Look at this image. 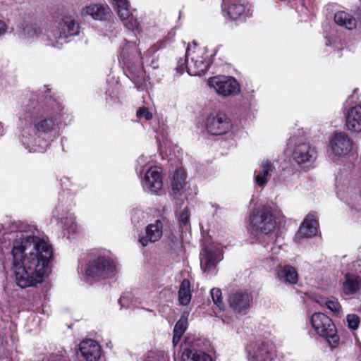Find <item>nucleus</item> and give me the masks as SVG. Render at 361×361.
<instances>
[{"instance_id": "obj_24", "label": "nucleus", "mask_w": 361, "mask_h": 361, "mask_svg": "<svg viewBox=\"0 0 361 361\" xmlns=\"http://www.w3.org/2000/svg\"><path fill=\"white\" fill-rule=\"evenodd\" d=\"M279 280L286 284H295L298 281L296 269L290 265L282 267L277 273Z\"/></svg>"}, {"instance_id": "obj_32", "label": "nucleus", "mask_w": 361, "mask_h": 361, "mask_svg": "<svg viewBox=\"0 0 361 361\" xmlns=\"http://www.w3.org/2000/svg\"><path fill=\"white\" fill-rule=\"evenodd\" d=\"M211 296L214 303L221 310L224 307V304L222 300V293L219 288H214L211 290Z\"/></svg>"}, {"instance_id": "obj_22", "label": "nucleus", "mask_w": 361, "mask_h": 361, "mask_svg": "<svg viewBox=\"0 0 361 361\" xmlns=\"http://www.w3.org/2000/svg\"><path fill=\"white\" fill-rule=\"evenodd\" d=\"M342 288L346 295L355 294L361 288V278L354 273L345 274Z\"/></svg>"}, {"instance_id": "obj_31", "label": "nucleus", "mask_w": 361, "mask_h": 361, "mask_svg": "<svg viewBox=\"0 0 361 361\" xmlns=\"http://www.w3.org/2000/svg\"><path fill=\"white\" fill-rule=\"evenodd\" d=\"M185 175L183 170L178 169L173 175V182L172 183V190L175 195L180 192L184 188Z\"/></svg>"}, {"instance_id": "obj_7", "label": "nucleus", "mask_w": 361, "mask_h": 361, "mask_svg": "<svg viewBox=\"0 0 361 361\" xmlns=\"http://www.w3.org/2000/svg\"><path fill=\"white\" fill-rule=\"evenodd\" d=\"M115 271V264L110 258L99 256L87 265L85 276L94 279H106L113 276Z\"/></svg>"}, {"instance_id": "obj_37", "label": "nucleus", "mask_w": 361, "mask_h": 361, "mask_svg": "<svg viewBox=\"0 0 361 361\" xmlns=\"http://www.w3.org/2000/svg\"><path fill=\"white\" fill-rule=\"evenodd\" d=\"M131 216L132 221L135 224H138L145 219L144 212L139 209H133Z\"/></svg>"}, {"instance_id": "obj_45", "label": "nucleus", "mask_w": 361, "mask_h": 361, "mask_svg": "<svg viewBox=\"0 0 361 361\" xmlns=\"http://www.w3.org/2000/svg\"><path fill=\"white\" fill-rule=\"evenodd\" d=\"M357 266L360 268V272L361 273V260L358 261L355 264H354V267Z\"/></svg>"}, {"instance_id": "obj_18", "label": "nucleus", "mask_w": 361, "mask_h": 361, "mask_svg": "<svg viewBox=\"0 0 361 361\" xmlns=\"http://www.w3.org/2000/svg\"><path fill=\"white\" fill-rule=\"evenodd\" d=\"M162 185V180L159 169L157 167H150L145 176L144 188L152 192L156 193L161 189Z\"/></svg>"}, {"instance_id": "obj_21", "label": "nucleus", "mask_w": 361, "mask_h": 361, "mask_svg": "<svg viewBox=\"0 0 361 361\" xmlns=\"http://www.w3.org/2000/svg\"><path fill=\"white\" fill-rule=\"evenodd\" d=\"M116 4L118 14L125 25L130 30L137 27V20L130 15L129 6L127 0H114Z\"/></svg>"}, {"instance_id": "obj_23", "label": "nucleus", "mask_w": 361, "mask_h": 361, "mask_svg": "<svg viewBox=\"0 0 361 361\" xmlns=\"http://www.w3.org/2000/svg\"><path fill=\"white\" fill-rule=\"evenodd\" d=\"M259 167V171H255L257 174L255 176V180L258 186L263 188L267 184V177L271 175L274 166L270 161L263 160Z\"/></svg>"}, {"instance_id": "obj_43", "label": "nucleus", "mask_w": 361, "mask_h": 361, "mask_svg": "<svg viewBox=\"0 0 361 361\" xmlns=\"http://www.w3.org/2000/svg\"><path fill=\"white\" fill-rule=\"evenodd\" d=\"M5 30V24L4 22L0 20V35L4 32Z\"/></svg>"}, {"instance_id": "obj_42", "label": "nucleus", "mask_w": 361, "mask_h": 361, "mask_svg": "<svg viewBox=\"0 0 361 361\" xmlns=\"http://www.w3.org/2000/svg\"><path fill=\"white\" fill-rule=\"evenodd\" d=\"M353 13L356 16L357 19L361 23V8H357Z\"/></svg>"}, {"instance_id": "obj_38", "label": "nucleus", "mask_w": 361, "mask_h": 361, "mask_svg": "<svg viewBox=\"0 0 361 361\" xmlns=\"http://www.w3.org/2000/svg\"><path fill=\"white\" fill-rule=\"evenodd\" d=\"M190 212L187 208H185L179 216V221L182 226H186L189 223Z\"/></svg>"}, {"instance_id": "obj_20", "label": "nucleus", "mask_w": 361, "mask_h": 361, "mask_svg": "<svg viewBox=\"0 0 361 361\" xmlns=\"http://www.w3.org/2000/svg\"><path fill=\"white\" fill-rule=\"evenodd\" d=\"M345 126L350 132H361V106H355L348 110L345 116Z\"/></svg>"}, {"instance_id": "obj_5", "label": "nucleus", "mask_w": 361, "mask_h": 361, "mask_svg": "<svg viewBox=\"0 0 361 361\" xmlns=\"http://www.w3.org/2000/svg\"><path fill=\"white\" fill-rule=\"evenodd\" d=\"M79 34V25L71 16H65L60 22L56 23L48 37L54 41L53 46L62 45L69 37Z\"/></svg>"}, {"instance_id": "obj_46", "label": "nucleus", "mask_w": 361, "mask_h": 361, "mask_svg": "<svg viewBox=\"0 0 361 361\" xmlns=\"http://www.w3.org/2000/svg\"><path fill=\"white\" fill-rule=\"evenodd\" d=\"M147 56L148 53H145L144 56L141 57L142 60H145V59H147Z\"/></svg>"}, {"instance_id": "obj_2", "label": "nucleus", "mask_w": 361, "mask_h": 361, "mask_svg": "<svg viewBox=\"0 0 361 361\" xmlns=\"http://www.w3.org/2000/svg\"><path fill=\"white\" fill-rule=\"evenodd\" d=\"M25 127L21 131L22 140L24 144L30 145L35 142L37 135L40 133H48L54 130L56 118L52 116H46L37 121L41 116L42 107L37 102H32L26 107Z\"/></svg>"}, {"instance_id": "obj_14", "label": "nucleus", "mask_w": 361, "mask_h": 361, "mask_svg": "<svg viewBox=\"0 0 361 361\" xmlns=\"http://www.w3.org/2000/svg\"><path fill=\"white\" fill-rule=\"evenodd\" d=\"M163 234V223L160 220H156L149 224L145 229V235L139 238V242L143 247L149 245V243L158 241Z\"/></svg>"}, {"instance_id": "obj_19", "label": "nucleus", "mask_w": 361, "mask_h": 361, "mask_svg": "<svg viewBox=\"0 0 361 361\" xmlns=\"http://www.w3.org/2000/svg\"><path fill=\"white\" fill-rule=\"evenodd\" d=\"M318 226L319 223L314 214H309L301 224L297 237H312L317 234Z\"/></svg>"}, {"instance_id": "obj_44", "label": "nucleus", "mask_w": 361, "mask_h": 361, "mask_svg": "<svg viewBox=\"0 0 361 361\" xmlns=\"http://www.w3.org/2000/svg\"><path fill=\"white\" fill-rule=\"evenodd\" d=\"M145 157H141L139 158L137 162H138V164L139 165H142L144 162H145Z\"/></svg>"}, {"instance_id": "obj_25", "label": "nucleus", "mask_w": 361, "mask_h": 361, "mask_svg": "<svg viewBox=\"0 0 361 361\" xmlns=\"http://www.w3.org/2000/svg\"><path fill=\"white\" fill-rule=\"evenodd\" d=\"M181 361H212V358L203 351L185 348L183 349Z\"/></svg>"}, {"instance_id": "obj_10", "label": "nucleus", "mask_w": 361, "mask_h": 361, "mask_svg": "<svg viewBox=\"0 0 361 361\" xmlns=\"http://www.w3.org/2000/svg\"><path fill=\"white\" fill-rule=\"evenodd\" d=\"M207 131L215 135L226 133L231 128L230 119L221 111L212 112L207 118Z\"/></svg>"}, {"instance_id": "obj_1", "label": "nucleus", "mask_w": 361, "mask_h": 361, "mask_svg": "<svg viewBox=\"0 0 361 361\" xmlns=\"http://www.w3.org/2000/svg\"><path fill=\"white\" fill-rule=\"evenodd\" d=\"M12 241L11 269L16 282L20 288L36 286L47 275L52 257L51 245L45 239L35 235H25L20 231L5 232L0 238L1 249Z\"/></svg>"}, {"instance_id": "obj_9", "label": "nucleus", "mask_w": 361, "mask_h": 361, "mask_svg": "<svg viewBox=\"0 0 361 361\" xmlns=\"http://www.w3.org/2000/svg\"><path fill=\"white\" fill-rule=\"evenodd\" d=\"M353 141L343 132L336 133L329 140L330 155L338 158L348 154L352 149Z\"/></svg>"}, {"instance_id": "obj_34", "label": "nucleus", "mask_w": 361, "mask_h": 361, "mask_svg": "<svg viewBox=\"0 0 361 361\" xmlns=\"http://www.w3.org/2000/svg\"><path fill=\"white\" fill-rule=\"evenodd\" d=\"M346 322L348 323V326L352 329L355 330L358 328L360 319V317L354 314H348L346 317Z\"/></svg>"}, {"instance_id": "obj_26", "label": "nucleus", "mask_w": 361, "mask_h": 361, "mask_svg": "<svg viewBox=\"0 0 361 361\" xmlns=\"http://www.w3.org/2000/svg\"><path fill=\"white\" fill-rule=\"evenodd\" d=\"M334 21L338 25L343 26L348 30H353L356 27L357 20L350 13L345 11H338L334 15Z\"/></svg>"}, {"instance_id": "obj_30", "label": "nucleus", "mask_w": 361, "mask_h": 361, "mask_svg": "<svg viewBox=\"0 0 361 361\" xmlns=\"http://www.w3.org/2000/svg\"><path fill=\"white\" fill-rule=\"evenodd\" d=\"M245 10V6L243 4L234 2L228 6L226 13L230 19L236 20L244 13Z\"/></svg>"}, {"instance_id": "obj_12", "label": "nucleus", "mask_w": 361, "mask_h": 361, "mask_svg": "<svg viewBox=\"0 0 361 361\" xmlns=\"http://www.w3.org/2000/svg\"><path fill=\"white\" fill-rule=\"evenodd\" d=\"M186 56L187 72L190 75H200L207 71L209 62L203 59L200 51H194L191 54L188 49Z\"/></svg>"}, {"instance_id": "obj_17", "label": "nucleus", "mask_w": 361, "mask_h": 361, "mask_svg": "<svg viewBox=\"0 0 361 361\" xmlns=\"http://www.w3.org/2000/svg\"><path fill=\"white\" fill-rule=\"evenodd\" d=\"M80 351L87 361H97L101 355L99 344L92 339L82 341L80 343Z\"/></svg>"}, {"instance_id": "obj_47", "label": "nucleus", "mask_w": 361, "mask_h": 361, "mask_svg": "<svg viewBox=\"0 0 361 361\" xmlns=\"http://www.w3.org/2000/svg\"><path fill=\"white\" fill-rule=\"evenodd\" d=\"M123 300V297H122V298H121V299H120V302H121Z\"/></svg>"}, {"instance_id": "obj_13", "label": "nucleus", "mask_w": 361, "mask_h": 361, "mask_svg": "<svg viewBox=\"0 0 361 361\" xmlns=\"http://www.w3.org/2000/svg\"><path fill=\"white\" fill-rule=\"evenodd\" d=\"M221 259L222 256L219 248L214 246L205 247L200 254L201 269L204 272H210Z\"/></svg>"}, {"instance_id": "obj_4", "label": "nucleus", "mask_w": 361, "mask_h": 361, "mask_svg": "<svg viewBox=\"0 0 361 361\" xmlns=\"http://www.w3.org/2000/svg\"><path fill=\"white\" fill-rule=\"evenodd\" d=\"M79 34V25L71 16H65L60 22L56 23L48 37L54 41L53 46L62 45L69 37Z\"/></svg>"}, {"instance_id": "obj_41", "label": "nucleus", "mask_w": 361, "mask_h": 361, "mask_svg": "<svg viewBox=\"0 0 361 361\" xmlns=\"http://www.w3.org/2000/svg\"><path fill=\"white\" fill-rule=\"evenodd\" d=\"M328 299L329 298H324V297L321 296V295H317L314 298V301L317 303H318L319 305H320L321 306H323V305L326 306V304L327 302Z\"/></svg>"}, {"instance_id": "obj_36", "label": "nucleus", "mask_w": 361, "mask_h": 361, "mask_svg": "<svg viewBox=\"0 0 361 361\" xmlns=\"http://www.w3.org/2000/svg\"><path fill=\"white\" fill-rule=\"evenodd\" d=\"M24 35L28 38H33L38 35V29L32 25H26L23 28Z\"/></svg>"}, {"instance_id": "obj_3", "label": "nucleus", "mask_w": 361, "mask_h": 361, "mask_svg": "<svg viewBox=\"0 0 361 361\" xmlns=\"http://www.w3.org/2000/svg\"><path fill=\"white\" fill-rule=\"evenodd\" d=\"M310 324L315 334L325 339L331 348H336L340 337L332 320L321 312L314 313L310 317Z\"/></svg>"}, {"instance_id": "obj_33", "label": "nucleus", "mask_w": 361, "mask_h": 361, "mask_svg": "<svg viewBox=\"0 0 361 361\" xmlns=\"http://www.w3.org/2000/svg\"><path fill=\"white\" fill-rule=\"evenodd\" d=\"M61 224L65 229L70 232H75L76 230V224L74 222L75 218L71 214L66 218L61 217Z\"/></svg>"}, {"instance_id": "obj_28", "label": "nucleus", "mask_w": 361, "mask_h": 361, "mask_svg": "<svg viewBox=\"0 0 361 361\" xmlns=\"http://www.w3.org/2000/svg\"><path fill=\"white\" fill-rule=\"evenodd\" d=\"M108 8L104 6L93 4L87 6L83 12V16H90L94 20H103L107 13Z\"/></svg>"}, {"instance_id": "obj_11", "label": "nucleus", "mask_w": 361, "mask_h": 361, "mask_svg": "<svg viewBox=\"0 0 361 361\" xmlns=\"http://www.w3.org/2000/svg\"><path fill=\"white\" fill-rule=\"evenodd\" d=\"M317 157L316 149L307 142L295 144L292 152L293 159L300 166H310L315 161Z\"/></svg>"}, {"instance_id": "obj_27", "label": "nucleus", "mask_w": 361, "mask_h": 361, "mask_svg": "<svg viewBox=\"0 0 361 361\" xmlns=\"http://www.w3.org/2000/svg\"><path fill=\"white\" fill-rule=\"evenodd\" d=\"M189 314L184 312L179 320L176 322L173 329V337L172 343L176 346L180 341L182 336L188 327V320Z\"/></svg>"}, {"instance_id": "obj_15", "label": "nucleus", "mask_w": 361, "mask_h": 361, "mask_svg": "<svg viewBox=\"0 0 361 361\" xmlns=\"http://www.w3.org/2000/svg\"><path fill=\"white\" fill-rule=\"evenodd\" d=\"M268 343L262 342L248 350L249 361H272L274 354Z\"/></svg>"}, {"instance_id": "obj_6", "label": "nucleus", "mask_w": 361, "mask_h": 361, "mask_svg": "<svg viewBox=\"0 0 361 361\" xmlns=\"http://www.w3.org/2000/svg\"><path fill=\"white\" fill-rule=\"evenodd\" d=\"M252 230L259 233L267 234L273 231L276 226L271 208L265 205H261L256 208L250 218Z\"/></svg>"}, {"instance_id": "obj_40", "label": "nucleus", "mask_w": 361, "mask_h": 361, "mask_svg": "<svg viewBox=\"0 0 361 361\" xmlns=\"http://www.w3.org/2000/svg\"><path fill=\"white\" fill-rule=\"evenodd\" d=\"M185 68H187V58L185 59H180L178 61V63H177V67H176L177 71L180 73H182L184 71Z\"/></svg>"}, {"instance_id": "obj_35", "label": "nucleus", "mask_w": 361, "mask_h": 361, "mask_svg": "<svg viewBox=\"0 0 361 361\" xmlns=\"http://www.w3.org/2000/svg\"><path fill=\"white\" fill-rule=\"evenodd\" d=\"M326 307L334 314H339L341 307L336 300L328 299Z\"/></svg>"}, {"instance_id": "obj_39", "label": "nucleus", "mask_w": 361, "mask_h": 361, "mask_svg": "<svg viewBox=\"0 0 361 361\" xmlns=\"http://www.w3.org/2000/svg\"><path fill=\"white\" fill-rule=\"evenodd\" d=\"M137 116L138 118H144L145 120L149 121L152 118V114L149 111L147 108H140L137 111Z\"/></svg>"}, {"instance_id": "obj_8", "label": "nucleus", "mask_w": 361, "mask_h": 361, "mask_svg": "<svg viewBox=\"0 0 361 361\" xmlns=\"http://www.w3.org/2000/svg\"><path fill=\"white\" fill-rule=\"evenodd\" d=\"M207 84L210 88L224 97L236 95L240 92V85L233 77L218 75L208 79Z\"/></svg>"}, {"instance_id": "obj_29", "label": "nucleus", "mask_w": 361, "mask_h": 361, "mask_svg": "<svg viewBox=\"0 0 361 361\" xmlns=\"http://www.w3.org/2000/svg\"><path fill=\"white\" fill-rule=\"evenodd\" d=\"M190 283L188 279H184L180 286L178 290V301L182 305H188L191 300Z\"/></svg>"}, {"instance_id": "obj_16", "label": "nucleus", "mask_w": 361, "mask_h": 361, "mask_svg": "<svg viewBox=\"0 0 361 361\" xmlns=\"http://www.w3.org/2000/svg\"><path fill=\"white\" fill-rule=\"evenodd\" d=\"M252 300V296L249 293L236 292L229 295L228 303L234 312L240 313L250 307Z\"/></svg>"}]
</instances>
